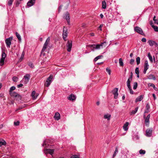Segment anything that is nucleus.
<instances>
[{"label":"nucleus","mask_w":158,"mask_h":158,"mask_svg":"<svg viewBox=\"0 0 158 158\" xmlns=\"http://www.w3.org/2000/svg\"><path fill=\"white\" fill-rule=\"evenodd\" d=\"M50 40V37H48L47 39H46L45 42L44 46L43 47V48H42V49L41 51V54H43V52L46 50V49L47 48V46L49 44V41ZM43 55L44 56V53H43Z\"/></svg>","instance_id":"nucleus-1"},{"label":"nucleus","mask_w":158,"mask_h":158,"mask_svg":"<svg viewBox=\"0 0 158 158\" xmlns=\"http://www.w3.org/2000/svg\"><path fill=\"white\" fill-rule=\"evenodd\" d=\"M13 40L12 37L7 38L5 40V42L6 47L8 48H10V45L11 44V41Z\"/></svg>","instance_id":"nucleus-2"},{"label":"nucleus","mask_w":158,"mask_h":158,"mask_svg":"<svg viewBox=\"0 0 158 158\" xmlns=\"http://www.w3.org/2000/svg\"><path fill=\"white\" fill-rule=\"evenodd\" d=\"M68 35L67 30L65 27H64L63 32L62 33V36L63 39L65 40H67L66 37Z\"/></svg>","instance_id":"nucleus-3"},{"label":"nucleus","mask_w":158,"mask_h":158,"mask_svg":"<svg viewBox=\"0 0 158 158\" xmlns=\"http://www.w3.org/2000/svg\"><path fill=\"white\" fill-rule=\"evenodd\" d=\"M134 30L135 31L139 33V34L144 35V34L142 29L139 27H136L134 28Z\"/></svg>","instance_id":"nucleus-4"},{"label":"nucleus","mask_w":158,"mask_h":158,"mask_svg":"<svg viewBox=\"0 0 158 158\" xmlns=\"http://www.w3.org/2000/svg\"><path fill=\"white\" fill-rule=\"evenodd\" d=\"M88 46L89 48L92 51H94L95 50L99 48V44H89Z\"/></svg>","instance_id":"nucleus-5"},{"label":"nucleus","mask_w":158,"mask_h":158,"mask_svg":"<svg viewBox=\"0 0 158 158\" xmlns=\"http://www.w3.org/2000/svg\"><path fill=\"white\" fill-rule=\"evenodd\" d=\"M52 78L53 76L52 75H51L47 79L46 81L47 84L45 85L47 87H48L50 85L52 82Z\"/></svg>","instance_id":"nucleus-6"},{"label":"nucleus","mask_w":158,"mask_h":158,"mask_svg":"<svg viewBox=\"0 0 158 158\" xmlns=\"http://www.w3.org/2000/svg\"><path fill=\"white\" fill-rule=\"evenodd\" d=\"M72 42L68 41L66 44L67 49L68 52H70L72 47Z\"/></svg>","instance_id":"nucleus-7"},{"label":"nucleus","mask_w":158,"mask_h":158,"mask_svg":"<svg viewBox=\"0 0 158 158\" xmlns=\"http://www.w3.org/2000/svg\"><path fill=\"white\" fill-rule=\"evenodd\" d=\"M54 150L53 149L44 148V151L45 154L49 153L51 155H52L54 153Z\"/></svg>","instance_id":"nucleus-8"},{"label":"nucleus","mask_w":158,"mask_h":158,"mask_svg":"<svg viewBox=\"0 0 158 158\" xmlns=\"http://www.w3.org/2000/svg\"><path fill=\"white\" fill-rule=\"evenodd\" d=\"M118 88H115L112 91V93L114 95V98L115 99H117L118 98Z\"/></svg>","instance_id":"nucleus-9"},{"label":"nucleus","mask_w":158,"mask_h":158,"mask_svg":"<svg viewBox=\"0 0 158 158\" xmlns=\"http://www.w3.org/2000/svg\"><path fill=\"white\" fill-rule=\"evenodd\" d=\"M64 18L66 20L68 24H70V16L69 13L67 12L64 16Z\"/></svg>","instance_id":"nucleus-10"},{"label":"nucleus","mask_w":158,"mask_h":158,"mask_svg":"<svg viewBox=\"0 0 158 158\" xmlns=\"http://www.w3.org/2000/svg\"><path fill=\"white\" fill-rule=\"evenodd\" d=\"M67 98L70 101H73L76 99V96L73 94L69 95L67 97Z\"/></svg>","instance_id":"nucleus-11"},{"label":"nucleus","mask_w":158,"mask_h":158,"mask_svg":"<svg viewBox=\"0 0 158 158\" xmlns=\"http://www.w3.org/2000/svg\"><path fill=\"white\" fill-rule=\"evenodd\" d=\"M152 131V128H150L147 129L146 131V135L148 137L150 136Z\"/></svg>","instance_id":"nucleus-12"},{"label":"nucleus","mask_w":158,"mask_h":158,"mask_svg":"<svg viewBox=\"0 0 158 158\" xmlns=\"http://www.w3.org/2000/svg\"><path fill=\"white\" fill-rule=\"evenodd\" d=\"M35 0H30L27 3V6L28 7H31L33 6L35 3Z\"/></svg>","instance_id":"nucleus-13"},{"label":"nucleus","mask_w":158,"mask_h":158,"mask_svg":"<svg viewBox=\"0 0 158 158\" xmlns=\"http://www.w3.org/2000/svg\"><path fill=\"white\" fill-rule=\"evenodd\" d=\"M150 117V114H149L148 115L145 119V123L146 124V125L147 126H148L149 124Z\"/></svg>","instance_id":"nucleus-14"},{"label":"nucleus","mask_w":158,"mask_h":158,"mask_svg":"<svg viewBox=\"0 0 158 158\" xmlns=\"http://www.w3.org/2000/svg\"><path fill=\"white\" fill-rule=\"evenodd\" d=\"M39 94L36 93L35 91H33L32 93L31 96L33 99L35 100L36 98Z\"/></svg>","instance_id":"nucleus-15"},{"label":"nucleus","mask_w":158,"mask_h":158,"mask_svg":"<svg viewBox=\"0 0 158 158\" xmlns=\"http://www.w3.org/2000/svg\"><path fill=\"white\" fill-rule=\"evenodd\" d=\"M106 42H102L99 44V49L103 48H105L106 46Z\"/></svg>","instance_id":"nucleus-16"},{"label":"nucleus","mask_w":158,"mask_h":158,"mask_svg":"<svg viewBox=\"0 0 158 158\" xmlns=\"http://www.w3.org/2000/svg\"><path fill=\"white\" fill-rule=\"evenodd\" d=\"M54 118L55 120H58L60 119V115L58 112H56L54 116Z\"/></svg>","instance_id":"nucleus-17"},{"label":"nucleus","mask_w":158,"mask_h":158,"mask_svg":"<svg viewBox=\"0 0 158 158\" xmlns=\"http://www.w3.org/2000/svg\"><path fill=\"white\" fill-rule=\"evenodd\" d=\"M9 94L11 96L15 97H19L20 96L19 95L15 92H11L9 93Z\"/></svg>","instance_id":"nucleus-18"},{"label":"nucleus","mask_w":158,"mask_h":158,"mask_svg":"<svg viewBox=\"0 0 158 158\" xmlns=\"http://www.w3.org/2000/svg\"><path fill=\"white\" fill-rule=\"evenodd\" d=\"M148 43L150 46H153L154 45H155L156 46H157V44L155 41L151 40H149L148 41Z\"/></svg>","instance_id":"nucleus-19"},{"label":"nucleus","mask_w":158,"mask_h":158,"mask_svg":"<svg viewBox=\"0 0 158 158\" xmlns=\"http://www.w3.org/2000/svg\"><path fill=\"white\" fill-rule=\"evenodd\" d=\"M143 95H141L138 97L135 100V102H137L141 101L143 98Z\"/></svg>","instance_id":"nucleus-20"},{"label":"nucleus","mask_w":158,"mask_h":158,"mask_svg":"<svg viewBox=\"0 0 158 158\" xmlns=\"http://www.w3.org/2000/svg\"><path fill=\"white\" fill-rule=\"evenodd\" d=\"M6 144V141L2 139H0V147L2 145H5Z\"/></svg>","instance_id":"nucleus-21"},{"label":"nucleus","mask_w":158,"mask_h":158,"mask_svg":"<svg viewBox=\"0 0 158 158\" xmlns=\"http://www.w3.org/2000/svg\"><path fill=\"white\" fill-rule=\"evenodd\" d=\"M148 86H151L153 87V89L156 91L158 90V89L154 85L153 83H149L148 84Z\"/></svg>","instance_id":"nucleus-22"},{"label":"nucleus","mask_w":158,"mask_h":158,"mask_svg":"<svg viewBox=\"0 0 158 158\" xmlns=\"http://www.w3.org/2000/svg\"><path fill=\"white\" fill-rule=\"evenodd\" d=\"M148 78L149 79H153L154 80H156V77L154 75L150 74L148 76Z\"/></svg>","instance_id":"nucleus-23"},{"label":"nucleus","mask_w":158,"mask_h":158,"mask_svg":"<svg viewBox=\"0 0 158 158\" xmlns=\"http://www.w3.org/2000/svg\"><path fill=\"white\" fill-rule=\"evenodd\" d=\"M129 125V123L127 122H126L124 124L123 126V129L125 130V131H127L128 129V126Z\"/></svg>","instance_id":"nucleus-24"},{"label":"nucleus","mask_w":158,"mask_h":158,"mask_svg":"<svg viewBox=\"0 0 158 158\" xmlns=\"http://www.w3.org/2000/svg\"><path fill=\"white\" fill-rule=\"evenodd\" d=\"M132 80L131 79H130L128 78L127 79V86L128 88H130L131 86L130 83L131 82V81Z\"/></svg>","instance_id":"nucleus-25"},{"label":"nucleus","mask_w":158,"mask_h":158,"mask_svg":"<svg viewBox=\"0 0 158 158\" xmlns=\"http://www.w3.org/2000/svg\"><path fill=\"white\" fill-rule=\"evenodd\" d=\"M24 78L26 79L27 82H28L30 79V75L29 74H27L24 77Z\"/></svg>","instance_id":"nucleus-26"},{"label":"nucleus","mask_w":158,"mask_h":158,"mask_svg":"<svg viewBox=\"0 0 158 158\" xmlns=\"http://www.w3.org/2000/svg\"><path fill=\"white\" fill-rule=\"evenodd\" d=\"M138 109V107H136L135 110H133L131 111V115L135 114L137 111Z\"/></svg>","instance_id":"nucleus-27"},{"label":"nucleus","mask_w":158,"mask_h":158,"mask_svg":"<svg viewBox=\"0 0 158 158\" xmlns=\"http://www.w3.org/2000/svg\"><path fill=\"white\" fill-rule=\"evenodd\" d=\"M149 68V65L148 64V61L146 60L145 61L144 65V68L148 69Z\"/></svg>","instance_id":"nucleus-28"},{"label":"nucleus","mask_w":158,"mask_h":158,"mask_svg":"<svg viewBox=\"0 0 158 158\" xmlns=\"http://www.w3.org/2000/svg\"><path fill=\"white\" fill-rule=\"evenodd\" d=\"M111 117V115L109 114H105L104 116V118L105 119H107L108 120H109L110 119Z\"/></svg>","instance_id":"nucleus-29"},{"label":"nucleus","mask_w":158,"mask_h":158,"mask_svg":"<svg viewBox=\"0 0 158 158\" xmlns=\"http://www.w3.org/2000/svg\"><path fill=\"white\" fill-rule=\"evenodd\" d=\"M106 2L105 1H103L102 3V7L103 9H105L106 8Z\"/></svg>","instance_id":"nucleus-30"},{"label":"nucleus","mask_w":158,"mask_h":158,"mask_svg":"<svg viewBox=\"0 0 158 158\" xmlns=\"http://www.w3.org/2000/svg\"><path fill=\"white\" fill-rule=\"evenodd\" d=\"M6 56V55L4 52H2L1 55V59H3L5 60V58Z\"/></svg>","instance_id":"nucleus-31"},{"label":"nucleus","mask_w":158,"mask_h":158,"mask_svg":"<svg viewBox=\"0 0 158 158\" xmlns=\"http://www.w3.org/2000/svg\"><path fill=\"white\" fill-rule=\"evenodd\" d=\"M15 34L17 37L18 38L19 40H21V39L20 35L17 32H15Z\"/></svg>","instance_id":"nucleus-32"},{"label":"nucleus","mask_w":158,"mask_h":158,"mask_svg":"<svg viewBox=\"0 0 158 158\" xmlns=\"http://www.w3.org/2000/svg\"><path fill=\"white\" fill-rule=\"evenodd\" d=\"M119 64L121 66H123V61L122 59L120 58L119 60Z\"/></svg>","instance_id":"nucleus-33"},{"label":"nucleus","mask_w":158,"mask_h":158,"mask_svg":"<svg viewBox=\"0 0 158 158\" xmlns=\"http://www.w3.org/2000/svg\"><path fill=\"white\" fill-rule=\"evenodd\" d=\"M148 56L149 57V59L150 61L151 62H152L153 60H152V56H151L150 53L149 52L148 53Z\"/></svg>","instance_id":"nucleus-34"},{"label":"nucleus","mask_w":158,"mask_h":158,"mask_svg":"<svg viewBox=\"0 0 158 158\" xmlns=\"http://www.w3.org/2000/svg\"><path fill=\"white\" fill-rule=\"evenodd\" d=\"M5 60L3 59H0V66H2L4 64Z\"/></svg>","instance_id":"nucleus-35"},{"label":"nucleus","mask_w":158,"mask_h":158,"mask_svg":"<svg viewBox=\"0 0 158 158\" xmlns=\"http://www.w3.org/2000/svg\"><path fill=\"white\" fill-rule=\"evenodd\" d=\"M136 62L137 65H139L140 63V58L139 57H137L136 58Z\"/></svg>","instance_id":"nucleus-36"},{"label":"nucleus","mask_w":158,"mask_h":158,"mask_svg":"<svg viewBox=\"0 0 158 158\" xmlns=\"http://www.w3.org/2000/svg\"><path fill=\"white\" fill-rule=\"evenodd\" d=\"M146 152L144 150L141 149L139 151V153L140 154L144 155L145 153Z\"/></svg>","instance_id":"nucleus-37"},{"label":"nucleus","mask_w":158,"mask_h":158,"mask_svg":"<svg viewBox=\"0 0 158 158\" xmlns=\"http://www.w3.org/2000/svg\"><path fill=\"white\" fill-rule=\"evenodd\" d=\"M118 152V148L117 147L116 148L115 150L113 155V158H114L116 156V153Z\"/></svg>","instance_id":"nucleus-38"},{"label":"nucleus","mask_w":158,"mask_h":158,"mask_svg":"<svg viewBox=\"0 0 158 158\" xmlns=\"http://www.w3.org/2000/svg\"><path fill=\"white\" fill-rule=\"evenodd\" d=\"M152 27L154 29L155 31L157 32L158 31V27L157 26L152 25Z\"/></svg>","instance_id":"nucleus-39"},{"label":"nucleus","mask_w":158,"mask_h":158,"mask_svg":"<svg viewBox=\"0 0 158 158\" xmlns=\"http://www.w3.org/2000/svg\"><path fill=\"white\" fill-rule=\"evenodd\" d=\"M15 87L14 86H12L10 87V90L9 93L13 92V91L15 90Z\"/></svg>","instance_id":"nucleus-40"},{"label":"nucleus","mask_w":158,"mask_h":158,"mask_svg":"<svg viewBox=\"0 0 158 158\" xmlns=\"http://www.w3.org/2000/svg\"><path fill=\"white\" fill-rule=\"evenodd\" d=\"M138 86V83L137 82H135L134 83V85H133V89H136Z\"/></svg>","instance_id":"nucleus-41"},{"label":"nucleus","mask_w":158,"mask_h":158,"mask_svg":"<svg viewBox=\"0 0 158 158\" xmlns=\"http://www.w3.org/2000/svg\"><path fill=\"white\" fill-rule=\"evenodd\" d=\"M12 80L14 82H16L18 81V78L17 77L15 76L13 77Z\"/></svg>","instance_id":"nucleus-42"},{"label":"nucleus","mask_w":158,"mask_h":158,"mask_svg":"<svg viewBox=\"0 0 158 158\" xmlns=\"http://www.w3.org/2000/svg\"><path fill=\"white\" fill-rule=\"evenodd\" d=\"M20 2L19 0H17L15 2V6L16 7H18L19 6L20 4Z\"/></svg>","instance_id":"nucleus-43"},{"label":"nucleus","mask_w":158,"mask_h":158,"mask_svg":"<svg viewBox=\"0 0 158 158\" xmlns=\"http://www.w3.org/2000/svg\"><path fill=\"white\" fill-rule=\"evenodd\" d=\"M28 65L31 68H33L34 67L33 64L31 62H29L28 63Z\"/></svg>","instance_id":"nucleus-44"},{"label":"nucleus","mask_w":158,"mask_h":158,"mask_svg":"<svg viewBox=\"0 0 158 158\" xmlns=\"http://www.w3.org/2000/svg\"><path fill=\"white\" fill-rule=\"evenodd\" d=\"M14 0H9L8 1V4L9 6H10L12 5Z\"/></svg>","instance_id":"nucleus-45"},{"label":"nucleus","mask_w":158,"mask_h":158,"mask_svg":"<svg viewBox=\"0 0 158 158\" xmlns=\"http://www.w3.org/2000/svg\"><path fill=\"white\" fill-rule=\"evenodd\" d=\"M106 71L109 75L110 74L111 70H110V68H107L106 69Z\"/></svg>","instance_id":"nucleus-46"},{"label":"nucleus","mask_w":158,"mask_h":158,"mask_svg":"<svg viewBox=\"0 0 158 158\" xmlns=\"http://www.w3.org/2000/svg\"><path fill=\"white\" fill-rule=\"evenodd\" d=\"M71 158H80L79 156L76 155H72L71 157Z\"/></svg>","instance_id":"nucleus-47"},{"label":"nucleus","mask_w":158,"mask_h":158,"mask_svg":"<svg viewBox=\"0 0 158 158\" xmlns=\"http://www.w3.org/2000/svg\"><path fill=\"white\" fill-rule=\"evenodd\" d=\"M24 53L23 52L22 53V54L21 55V57L20 58V61H21L23 59V57H24Z\"/></svg>","instance_id":"nucleus-48"},{"label":"nucleus","mask_w":158,"mask_h":158,"mask_svg":"<svg viewBox=\"0 0 158 158\" xmlns=\"http://www.w3.org/2000/svg\"><path fill=\"white\" fill-rule=\"evenodd\" d=\"M135 73H139V69L138 68H136L135 69Z\"/></svg>","instance_id":"nucleus-49"},{"label":"nucleus","mask_w":158,"mask_h":158,"mask_svg":"<svg viewBox=\"0 0 158 158\" xmlns=\"http://www.w3.org/2000/svg\"><path fill=\"white\" fill-rule=\"evenodd\" d=\"M146 107L147 110L149 109L150 107L148 103L147 104Z\"/></svg>","instance_id":"nucleus-50"},{"label":"nucleus","mask_w":158,"mask_h":158,"mask_svg":"<svg viewBox=\"0 0 158 158\" xmlns=\"http://www.w3.org/2000/svg\"><path fill=\"white\" fill-rule=\"evenodd\" d=\"M128 88L130 90V94H133V92L131 88V87L130 88V87Z\"/></svg>","instance_id":"nucleus-51"},{"label":"nucleus","mask_w":158,"mask_h":158,"mask_svg":"<svg viewBox=\"0 0 158 158\" xmlns=\"http://www.w3.org/2000/svg\"><path fill=\"white\" fill-rule=\"evenodd\" d=\"M99 59V56H97L96 57L94 60V62L95 63L96 61L98 60Z\"/></svg>","instance_id":"nucleus-52"},{"label":"nucleus","mask_w":158,"mask_h":158,"mask_svg":"<svg viewBox=\"0 0 158 158\" xmlns=\"http://www.w3.org/2000/svg\"><path fill=\"white\" fill-rule=\"evenodd\" d=\"M19 122L18 121H17V122H15L14 123V124L15 126H18L19 125Z\"/></svg>","instance_id":"nucleus-53"},{"label":"nucleus","mask_w":158,"mask_h":158,"mask_svg":"<svg viewBox=\"0 0 158 158\" xmlns=\"http://www.w3.org/2000/svg\"><path fill=\"white\" fill-rule=\"evenodd\" d=\"M134 61H135V60L134 59H131L130 60V63L131 64H133V63L134 62Z\"/></svg>","instance_id":"nucleus-54"},{"label":"nucleus","mask_w":158,"mask_h":158,"mask_svg":"<svg viewBox=\"0 0 158 158\" xmlns=\"http://www.w3.org/2000/svg\"><path fill=\"white\" fill-rule=\"evenodd\" d=\"M46 140H45L44 141V143H43V144H42V146H44V145H46V146L47 145H46Z\"/></svg>","instance_id":"nucleus-55"},{"label":"nucleus","mask_w":158,"mask_h":158,"mask_svg":"<svg viewBox=\"0 0 158 158\" xmlns=\"http://www.w3.org/2000/svg\"><path fill=\"white\" fill-rule=\"evenodd\" d=\"M132 76H133V73H132V72H131V75H130V77L128 78L132 80Z\"/></svg>","instance_id":"nucleus-56"},{"label":"nucleus","mask_w":158,"mask_h":158,"mask_svg":"<svg viewBox=\"0 0 158 158\" xmlns=\"http://www.w3.org/2000/svg\"><path fill=\"white\" fill-rule=\"evenodd\" d=\"M141 41L143 42H145L146 41V38H143L142 39Z\"/></svg>","instance_id":"nucleus-57"},{"label":"nucleus","mask_w":158,"mask_h":158,"mask_svg":"<svg viewBox=\"0 0 158 158\" xmlns=\"http://www.w3.org/2000/svg\"><path fill=\"white\" fill-rule=\"evenodd\" d=\"M23 85V84H20L19 85H17V87L18 88H19L22 86Z\"/></svg>","instance_id":"nucleus-58"},{"label":"nucleus","mask_w":158,"mask_h":158,"mask_svg":"<svg viewBox=\"0 0 158 158\" xmlns=\"http://www.w3.org/2000/svg\"><path fill=\"white\" fill-rule=\"evenodd\" d=\"M62 6L61 5L59 7V9H58V12H59V13L60 10H61V9H62Z\"/></svg>","instance_id":"nucleus-59"},{"label":"nucleus","mask_w":158,"mask_h":158,"mask_svg":"<svg viewBox=\"0 0 158 158\" xmlns=\"http://www.w3.org/2000/svg\"><path fill=\"white\" fill-rule=\"evenodd\" d=\"M156 19V16H155L153 18V20L154 21L155 23H156V21H157V19Z\"/></svg>","instance_id":"nucleus-60"},{"label":"nucleus","mask_w":158,"mask_h":158,"mask_svg":"<svg viewBox=\"0 0 158 158\" xmlns=\"http://www.w3.org/2000/svg\"><path fill=\"white\" fill-rule=\"evenodd\" d=\"M148 69H144V70H143V73H144V74H145L146 73V71H147V70Z\"/></svg>","instance_id":"nucleus-61"},{"label":"nucleus","mask_w":158,"mask_h":158,"mask_svg":"<svg viewBox=\"0 0 158 158\" xmlns=\"http://www.w3.org/2000/svg\"><path fill=\"white\" fill-rule=\"evenodd\" d=\"M22 109V107H19L17 109L15 110V112H16V111H18V110H21V109Z\"/></svg>","instance_id":"nucleus-62"},{"label":"nucleus","mask_w":158,"mask_h":158,"mask_svg":"<svg viewBox=\"0 0 158 158\" xmlns=\"http://www.w3.org/2000/svg\"><path fill=\"white\" fill-rule=\"evenodd\" d=\"M152 96L154 98V100H155L156 99V96H155V95L154 94H152Z\"/></svg>","instance_id":"nucleus-63"},{"label":"nucleus","mask_w":158,"mask_h":158,"mask_svg":"<svg viewBox=\"0 0 158 158\" xmlns=\"http://www.w3.org/2000/svg\"><path fill=\"white\" fill-rule=\"evenodd\" d=\"M103 26L102 24L100 25V26H99V30H101L102 29H101V28Z\"/></svg>","instance_id":"nucleus-64"}]
</instances>
